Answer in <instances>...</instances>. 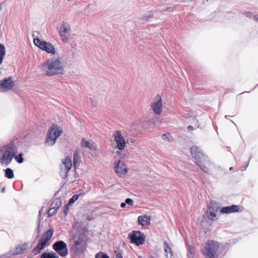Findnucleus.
<instances>
[{
    "instance_id": "16",
    "label": "nucleus",
    "mask_w": 258,
    "mask_h": 258,
    "mask_svg": "<svg viewBox=\"0 0 258 258\" xmlns=\"http://www.w3.org/2000/svg\"><path fill=\"white\" fill-rule=\"evenodd\" d=\"M62 165L60 166L61 169L62 171L64 170V176L66 177L67 176V173L71 170L72 167L71 158L69 156L67 157L64 160L62 161Z\"/></svg>"
},
{
    "instance_id": "17",
    "label": "nucleus",
    "mask_w": 258,
    "mask_h": 258,
    "mask_svg": "<svg viewBox=\"0 0 258 258\" xmlns=\"http://www.w3.org/2000/svg\"><path fill=\"white\" fill-rule=\"evenodd\" d=\"M28 248V244L27 243L18 245L16 246L15 248L12 250V253L13 255L21 254L27 250Z\"/></svg>"
},
{
    "instance_id": "22",
    "label": "nucleus",
    "mask_w": 258,
    "mask_h": 258,
    "mask_svg": "<svg viewBox=\"0 0 258 258\" xmlns=\"http://www.w3.org/2000/svg\"><path fill=\"white\" fill-rule=\"evenodd\" d=\"M153 17V12L150 11L147 14L143 15L140 17L139 19L141 21L145 22L149 21Z\"/></svg>"
},
{
    "instance_id": "32",
    "label": "nucleus",
    "mask_w": 258,
    "mask_h": 258,
    "mask_svg": "<svg viewBox=\"0 0 258 258\" xmlns=\"http://www.w3.org/2000/svg\"><path fill=\"white\" fill-rule=\"evenodd\" d=\"M125 202L126 204L130 206H133L134 205V201L131 199L127 198L125 199Z\"/></svg>"
},
{
    "instance_id": "43",
    "label": "nucleus",
    "mask_w": 258,
    "mask_h": 258,
    "mask_svg": "<svg viewBox=\"0 0 258 258\" xmlns=\"http://www.w3.org/2000/svg\"><path fill=\"white\" fill-rule=\"evenodd\" d=\"M248 164H247L246 166H244V169H242V170H245L247 167L248 166Z\"/></svg>"
},
{
    "instance_id": "40",
    "label": "nucleus",
    "mask_w": 258,
    "mask_h": 258,
    "mask_svg": "<svg viewBox=\"0 0 258 258\" xmlns=\"http://www.w3.org/2000/svg\"><path fill=\"white\" fill-rule=\"evenodd\" d=\"M115 258H122V257L119 254H117Z\"/></svg>"
},
{
    "instance_id": "12",
    "label": "nucleus",
    "mask_w": 258,
    "mask_h": 258,
    "mask_svg": "<svg viewBox=\"0 0 258 258\" xmlns=\"http://www.w3.org/2000/svg\"><path fill=\"white\" fill-rule=\"evenodd\" d=\"M151 108L157 115H160L162 111V101L160 95H157L151 104Z\"/></svg>"
},
{
    "instance_id": "31",
    "label": "nucleus",
    "mask_w": 258,
    "mask_h": 258,
    "mask_svg": "<svg viewBox=\"0 0 258 258\" xmlns=\"http://www.w3.org/2000/svg\"><path fill=\"white\" fill-rule=\"evenodd\" d=\"M56 210L54 209H52L51 207L50 208V209L48 211V216L51 217L54 215L55 213Z\"/></svg>"
},
{
    "instance_id": "41",
    "label": "nucleus",
    "mask_w": 258,
    "mask_h": 258,
    "mask_svg": "<svg viewBox=\"0 0 258 258\" xmlns=\"http://www.w3.org/2000/svg\"><path fill=\"white\" fill-rule=\"evenodd\" d=\"M5 190H6L5 188V187H3V188H2V192H5Z\"/></svg>"
},
{
    "instance_id": "18",
    "label": "nucleus",
    "mask_w": 258,
    "mask_h": 258,
    "mask_svg": "<svg viewBox=\"0 0 258 258\" xmlns=\"http://www.w3.org/2000/svg\"><path fill=\"white\" fill-rule=\"evenodd\" d=\"M81 146L83 148H88L92 151H95L97 149V146L93 141L86 140L84 138L82 139Z\"/></svg>"
},
{
    "instance_id": "29",
    "label": "nucleus",
    "mask_w": 258,
    "mask_h": 258,
    "mask_svg": "<svg viewBox=\"0 0 258 258\" xmlns=\"http://www.w3.org/2000/svg\"><path fill=\"white\" fill-rule=\"evenodd\" d=\"M95 258H109L107 254L103 252H99L95 255Z\"/></svg>"
},
{
    "instance_id": "30",
    "label": "nucleus",
    "mask_w": 258,
    "mask_h": 258,
    "mask_svg": "<svg viewBox=\"0 0 258 258\" xmlns=\"http://www.w3.org/2000/svg\"><path fill=\"white\" fill-rule=\"evenodd\" d=\"M14 157H15V159L16 160V161L19 163H22L24 161L23 158L22 157V153L19 154L18 156L15 155Z\"/></svg>"
},
{
    "instance_id": "4",
    "label": "nucleus",
    "mask_w": 258,
    "mask_h": 258,
    "mask_svg": "<svg viewBox=\"0 0 258 258\" xmlns=\"http://www.w3.org/2000/svg\"><path fill=\"white\" fill-rule=\"evenodd\" d=\"M18 152L16 146L13 143H11L6 147V150L4 152L3 156L0 159L2 165L8 166L11 163L15 155Z\"/></svg>"
},
{
    "instance_id": "3",
    "label": "nucleus",
    "mask_w": 258,
    "mask_h": 258,
    "mask_svg": "<svg viewBox=\"0 0 258 258\" xmlns=\"http://www.w3.org/2000/svg\"><path fill=\"white\" fill-rule=\"evenodd\" d=\"M219 246L218 242L208 240L202 249V253L205 258H216Z\"/></svg>"
},
{
    "instance_id": "2",
    "label": "nucleus",
    "mask_w": 258,
    "mask_h": 258,
    "mask_svg": "<svg viewBox=\"0 0 258 258\" xmlns=\"http://www.w3.org/2000/svg\"><path fill=\"white\" fill-rule=\"evenodd\" d=\"M190 153L200 169L205 172H208L209 169L207 166L210 164V160L202 150L197 146H192L190 148Z\"/></svg>"
},
{
    "instance_id": "11",
    "label": "nucleus",
    "mask_w": 258,
    "mask_h": 258,
    "mask_svg": "<svg viewBox=\"0 0 258 258\" xmlns=\"http://www.w3.org/2000/svg\"><path fill=\"white\" fill-rule=\"evenodd\" d=\"M113 137L116 144L117 148L119 150L124 149L126 142L121 132L119 131H115L113 134Z\"/></svg>"
},
{
    "instance_id": "1",
    "label": "nucleus",
    "mask_w": 258,
    "mask_h": 258,
    "mask_svg": "<svg viewBox=\"0 0 258 258\" xmlns=\"http://www.w3.org/2000/svg\"><path fill=\"white\" fill-rule=\"evenodd\" d=\"M64 67L61 58L57 57L46 60L39 66V69L44 75L50 77L63 74Z\"/></svg>"
},
{
    "instance_id": "26",
    "label": "nucleus",
    "mask_w": 258,
    "mask_h": 258,
    "mask_svg": "<svg viewBox=\"0 0 258 258\" xmlns=\"http://www.w3.org/2000/svg\"><path fill=\"white\" fill-rule=\"evenodd\" d=\"M58 256L53 252H44L41 256L40 258H58Z\"/></svg>"
},
{
    "instance_id": "38",
    "label": "nucleus",
    "mask_w": 258,
    "mask_h": 258,
    "mask_svg": "<svg viewBox=\"0 0 258 258\" xmlns=\"http://www.w3.org/2000/svg\"><path fill=\"white\" fill-rule=\"evenodd\" d=\"M187 128H188V130L191 131V130H193V127L191 125H188L187 126Z\"/></svg>"
},
{
    "instance_id": "44",
    "label": "nucleus",
    "mask_w": 258,
    "mask_h": 258,
    "mask_svg": "<svg viewBox=\"0 0 258 258\" xmlns=\"http://www.w3.org/2000/svg\"><path fill=\"white\" fill-rule=\"evenodd\" d=\"M79 244V242L78 241H75V245H77Z\"/></svg>"
},
{
    "instance_id": "5",
    "label": "nucleus",
    "mask_w": 258,
    "mask_h": 258,
    "mask_svg": "<svg viewBox=\"0 0 258 258\" xmlns=\"http://www.w3.org/2000/svg\"><path fill=\"white\" fill-rule=\"evenodd\" d=\"M53 233V230L51 228L43 234L37 246L32 250L34 255L38 254L46 246L49 245V241L52 238Z\"/></svg>"
},
{
    "instance_id": "33",
    "label": "nucleus",
    "mask_w": 258,
    "mask_h": 258,
    "mask_svg": "<svg viewBox=\"0 0 258 258\" xmlns=\"http://www.w3.org/2000/svg\"><path fill=\"white\" fill-rule=\"evenodd\" d=\"M169 135L168 134H164L162 136V139L164 140H167L169 141Z\"/></svg>"
},
{
    "instance_id": "8",
    "label": "nucleus",
    "mask_w": 258,
    "mask_h": 258,
    "mask_svg": "<svg viewBox=\"0 0 258 258\" xmlns=\"http://www.w3.org/2000/svg\"><path fill=\"white\" fill-rule=\"evenodd\" d=\"M52 248L61 257H65L68 254L67 245L62 240L54 242L52 245Z\"/></svg>"
},
{
    "instance_id": "21",
    "label": "nucleus",
    "mask_w": 258,
    "mask_h": 258,
    "mask_svg": "<svg viewBox=\"0 0 258 258\" xmlns=\"http://www.w3.org/2000/svg\"><path fill=\"white\" fill-rule=\"evenodd\" d=\"M164 251L167 258H171L172 256L171 248L166 241H164Z\"/></svg>"
},
{
    "instance_id": "35",
    "label": "nucleus",
    "mask_w": 258,
    "mask_h": 258,
    "mask_svg": "<svg viewBox=\"0 0 258 258\" xmlns=\"http://www.w3.org/2000/svg\"><path fill=\"white\" fill-rule=\"evenodd\" d=\"M77 251L79 253H82L84 251V248L83 247H79L77 249Z\"/></svg>"
},
{
    "instance_id": "45",
    "label": "nucleus",
    "mask_w": 258,
    "mask_h": 258,
    "mask_svg": "<svg viewBox=\"0 0 258 258\" xmlns=\"http://www.w3.org/2000/svg\"><path fill=\"white\" fill-rule=\"evenodd\" d=\"M229 170H232V167H230V168H229Z\"/></svg>"
},
{
    "instance_id": "36",
    "label": "nucleus",
    "mask_w": 258,
    "mask_h": 258,
    "mask_svg": "<svg viewBox=\"0 0 258 258\" xmlns=\"http://www.w3.org/2000/svg\"><path fill=\"white\" fill-rule=\"evenodd\" d=\"M189 253L191 255V256H192L193 255H194V253H193V251H192V250L191 249V248H189L188 250V255H189Z\"/></svg>"
},
{
    "instance_id": "24",
    "label": "nucleus",
    "mask_w": 258,
    "mask_h": 258,
    "mask_svg": "<svg viewBox=\"0 0 258 258\" xmlns=\"http://www.w3.org/2000/svg\"><path fill=\"white\" fill-rule=\"evenodd\" d=\"M61 205V202L60 199H55L51 204L50 207L54 210L58 209Z\"/></svg>"
},
{
    "instance_id": "27",
    "label": "nucleus",
    "mask_w": 258,
    "mask_h": 258,
    "mask_svg": "<svg viewBox=\"0 0 258 258\" xmlns=\"http://www.w3.org/2000/svg\"><path fill=\"white\" fill-rule=\"evenodd\" d=\"M79 157L78 154L77 152H75L74 153V159H73V164L75 168H77L79 165Z\"/></svg>"
},
{
    "instance_id": "47",
    "label": "nucleus",
    "mask_w": 258,
    "mask_h": 258,
    "mask_svg": "<svg viewBox=\"0 0 258 258\" xmlns=\"http://www.w3.org/2000/svg\"><path fill=\"white\" fill-rule=\"evenodd\" d=\"M151 258H154V257H151Z\"/></svg>"
},
{
    "instance_id": "20",
    "label": "nucleus",
    "mask_w": 258,
    "mask_h": 258,
    "mask_svg": "<svg viewBox=\"0 0 258 258\" xmlns=\"http://www.w3.org/2000/svg\"><path fill=\"white\" fill-rule=\"evenodd\" d=\"M150 220V217L146 215L140 216L138 219L139 223L144 226L149 225Z\"/></svg>"
},
{
    "instance_id": "13",
    "label": "nucleus",
    "mask_w": 258,
    "mask_h": 258,
    "mask_svg": "<svg viewBox=\"0 0 258 258\" xmlns=\"http://www.w3.org/2000/svg\"><path fill=\"white\" fill-rule=\"evenodd\" d=\"M14 86L15 83L11 77L6 78L0 81V89H2V91H7Z\"/></svg>"
},
{
    "instance_id": "7",
    "label": "nucleus",
    "mask_w": 258,
    "mask_h": 258,
    "mask_svg": "<svg viewBox=\"0 0 258 258\" xmlns=\"http://www.w3.org/2000/svg\"><path fill=\"white\" fill-rule=\"evenodd\" d=\"M34 44L42 50H44L48 53L55 54L56 50L54 46L50 42L41 40L39 38H34L33 40Z\"/></svg>"
},
{
    "instance_id": "37",
    "label": "nucleus",
    "mask_w": 258,
    "mask_h": 258,
    "mask_svg": "<svg viewBox=\"0 0 258 258\" xmlns=\"http://www.w3.org/2000/svg\"><path fill=\"white\" fill-rule=\"evenodd\" d=\"M126 205V204L125 202H124V203H122L120 204V207H121V208H125V207Z\"/></svg>"
},
{
    "instance_id": "39",
    "label": "nucleus",
    "mask_w": 258,
    "mask_h": 258,
    "mask_svg": "<svg viewBox=\"0 0 258 258\" xmlns=\"http://www.w3.org/2000/svg\"><path fill=\"white\" fill-rule=\"evenodd\" d=\"M254 20L255 21L258 22V15H256L254 17Z\"/></svg>"
},
{
    "instance_id": "28",
    "label": "nucleus",
    "mask_w": 258,
    "mask_h": 258,
    "mask_svg": "<svg viewBox=\"0 0 258 258\" xmlns=\"http://www.w3.org/2000/svg\"><path fill=\"white\" fill-rule=\"evenodd\" d=\"M80 195H74L69 200L68 204H67V206H70L72 205L73 203H74L79 198Z\"/></svg>"
},
{
    "instance_id": "25",
    "label": "nucleus",
    "mask_w": 258,
    "mask_h": 258,
    "mask_svg": "<svg viewBox=\"0 0 258 258\" xmlns=\"http://www.w3.org/2000/svg\"><path fill=\"white\" fill-rule=\"evenodd\" d=\"M4 171L5 172V177L9 178V179H12L14 177V172L12 169L10 168H8L4 170Z\"/></svg>"
},
{
    "instance_id": "6",
    "label": "nucleus",
    "mask_w": 258,
    "mask_h": 258,
    "mask_svg": "<svg viewBox=\"0 0 258 258\" xmlns=\"http://www.w3.org/2000/svg\"><path fill=\"white\" fill-rule=\"evenodd\" d=\"M62 133V130L56 124H53L48 129L46 136V143L52 146L55 143L56 139Z\"/></svg>"
},
{
    "instance_id": "15",
    "label": "nucleus",
    "mask_w": 258,
    "mask_h": 258,
    "mask_svg": "<svg viewBox=\"0 0 258 258\" xmlns=\"http://www.w3.org/2000/svg\"><path fill=\"white\" fill-rule=\"evenodd\" d=\"M114 170L119 176L125 175L127 172V169L123 161L118 160L114 166Z\"/></svg>"
},
{
    "instance_id": "14",
    "label": "nucleus",
    "mask_w": 258,
    "mask_h": 258,
    "mask_svg": "<svg viewBox=\"0 0 258 258\" xmlns=\"http://www.w3.org/2000/svg\"><path fill=\"white\" fill-rule=\"evenodd\" d=\"M219 207L216 204H211L206 211V214L207 217L211 220L215 221L217 218V212Z\"/></svg>"
},
{
    "instance_id": "10",
    "label": "nucleus",
    "mask_w": 258,
    "mask_h": 258,
    "mask_svg": "<svg viewBox=\"0 0 258 258\" xmlns=\"http://www.w3.org/2000/svg\"><path fill=\"white\" fill-rule=\"evenodd\" d=\"M130 241L137 245L142 244L145 241L144 234L139 231H133L130 235Z\"/></svg>"
},
{
    "instance_id": "34",
    "label": "nucleus",
    "mask_w": 258,
    "mask_h": 258,
    "mask_svg": "<svg viewBox=\"0 0 258 258\" xmlns=\"http://www.w3.org/2000/svg\"><path fill=\"white\" fill-rule=\"evenodd\" d=\"M68 209L69 206H67V205L64 207V208L63 209V213L66 216L68 215Z\"/></svg>"
},
{
    "instance_id": "9",
    "label": "nucleus",
    "mask_w": 258,
    "mask_h": 258,
    "mask_svg": "<svg viewBox=\"0 0 258 258\" xmlns=\"http://www.w3.org/2000/svg\"><path fill=\"white\" fill-rule=\"evenodd\" d=\"M71 28L68 23L62 22L59 31V34L61 40L67 43L71 38Z\"/></svg>"
},
{
    "instance_id": "19",
    "label": "nucleus",
    "mask_w": 258,
    "mask_h": 258,
    "mask_svg": "<svg viewBox=\"0 0 258 258\" xmlns=\"http://www.w3.org/2000/svg\"><path fill=\"white\" fill-rule=\"evenodd\" d=\"M239 206L237 205H232L231 206H226L223 207L220 210V212L222 213L229 214L231 213L238 212Z\"/></svg>"
},
{
    "instance_id": "42",
    "label": "nucleus",
    "mask_w": 258,
    "mask_h": 258,
    "mask_svg": "<svg viewBox=\"0 0 258 258\" xmlns=\"http://www.w3.org/2000/svg\"><path fill=\"white\" fill-rule=\"evenodd\" d=\"M248 164H247L246 166H244V169H242V170H245L247 167L248 166Z\"/></svg>"
},
{
    "instance_id": "23",
    "label": "nucleus",
    "mask_w": 258,
    "mask_h": 258,
    "mask_svg": "<svg viewBox=\"0 0 258 258\" xmlns=\"http://www.w3.org/2000/svg\"><path fill=\"white\" fill-rule=\"evenodd\" d=\"M6 55V48L3 44L0 43V65L2 63Z\"/></svg>"
},
{
    "instance_id": "46",
    "label": "nucleus",
    "mask_w": 258,
    "mask_h": 258,
    "mask_svg": "<svg viewBox=\"0 0 258 258\" xmlns=\"http://www.w3.org/2000/svg\"><path fill=\"white\" fill-rule=\"evenodd\" d=\"M228 115H225V118H228Z\"/></svg>"
}]
</instances>
